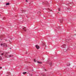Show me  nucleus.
Masks as SVG:
<instances>
[{"label":"nucleus","mask_w":76,"mask_h":76,"mask_svg":"<svg viewBox=\"0 0 76 76\" xmlns=\"http://www.w3.org/2000/svg\"><path fill=\"white\" fill-rule=\"evenodd\" d=\"M8 53H7L6 52L5 53V56L6 58H8L9 57H11V56L7 54Z\"/></svg>","instance_id":"1"},{"label":"nucleus","mask_w":76,"mask_h":76,"mask_svg":"<svg viewBox=\"0 0 76 76\" xmlns=\"http://www.w3.org/2000/svg\"><path fill=\"white\" fill-rule=\"evenodd\" d=\"M43 3H44L46 4V6H49V3L47 1H45V2H43Z\"/></svg>","instance_id":"2"},{"label":"nucleus","mask_w":76,"mask_h":76,"mask_svg":"<svg viewBox=\"0 0 76 76\" xmlns=\"http://www.w3.org/2000/svg\"><path fill=\"white\" fill-rule=\"evenodd\" d=\"M1 46L3 45V47H7V45H6V43L1 44Z\"/></svg>","instance_id":"3"},{"label":"nucleus","mask_w":76,"mask_h":76,"mask_svg":"<svg viewBox=\"0 0 76 76\" xmlns=\"http://www.w3.org/2000/svg\"><path fill=\"white\" fill-rule=\"evenodd\" d=\"M48 62L49 65H50V66H51V65H52V63L51 62V61H48Z\"/></svg>","instance_id":"4"},{"label":"nucleus","mask_w":76,"mask_h":76,"mask_svg":"<svg viewBox=\"0 0 76 76\" xmlns=\"http://www.w3.org/2000/svg\"><path fill=\"white\" fill-rule=\"evenodd\" d=\"M66 44H64L61 46V47L62 48H66Z\"/></svg>","instance_id":"5"},{"label":"nucleus","mask_w":76,"mask_h":76,"mask_svg":"<svg viewBox=\"0 0 76 76\" xmlns=\"http://www.w3.org/2000/svg\"><path fill=\"white\" fill-rule=\"evenodd\" d=\"M22 28L23 29L22 30V31L23 30L24 31H26V27H24L23 28Z\"/></svg>","instance_id":"6"},{"label":"nucleus","mask_w":76,"mask_h":76,"mask_svg":"<svg viewBox=\"0 0 76 76\" xmlns=\"http://www.w3.org/2000/svg\"><path fill=\"white\" fill-rule=\"evenodd\" d=\"M35 47L37 49H39V46L38 45H35Z\"/></svg>","instance_id":"7"},{"label":"nucleus","mask_w":76,"mask_h":76,"mask_svg":"<svg viewBox=\"0 0 76 76\" xmlns=\"http://www.w3.org/2000/svg\"><path fill=\"white\" fill-rule=\"evenodd\" d=\"M4 54V53H3L2 52H0V54L1 55V56H3Z\"/></svg>","instance_id":"8"},{"label":"nucleus","mask_w":76,"mask_h":76,"mask_svg":"<svg viewBox=\"0 0 76 76\" xmlns=\"http://www.w3.org/2000/svg\"><path fill=\"white\" fill-rule=\"evenodd\" d=\"M26 12V11L25 10H21V13H24V12Z\"/></svg>","instance_id":"9"},{"label":"nucleus","mask_w":76,"mask_h":76,"mask_svg":"<svg viewBox=\"0 0 76 76\" xmlns=\"http://www.w3.org/2000/svg\"><path fill=\"white\" fill-rule=\"evenodd\" d=\"M10 4V3H8L6 4V6H9Z\"/></svg>","instance_id":"10"},{"label":"nucleus","mask_w":76,"mask_h":76,"mask_svg":"<svg viewBox=\"0 0 76 76\" xmlns=\"http://www.w3.org/2000/svg\"><path fill=\"white\" fill-rule=\"evenodd\" d=\"M60 22L61 23H62V22H63V19H60Z\"/></svg>","instance_id":"11"},{"label":"nucleus","mask_w":76,"mask_h":76,"mask_svg":"<svg viewBox=\"0 0 76 76\" xmlns=\"http://www.w3.org/2000/svg\"><path fill=\"white\" fill-rule=\"evenodd\" d=\"M45 74H42L41 75V76H45Z\"/></svg>","instance_id":"12"},{"label":"nucleus","mask_w":76,"mask_h":76,"mask_svg":"<svg viewBox=\"0 0 76 76\" xmlns=\"http://www.w3.org/2000/svg\"><path fill=\"white\" fill-rule=\"evenodd\" d=\"M37 63H39V64H42V62H39L38 61L37 62Z\"/></svg>","instance_id":"13"},{"label":"nucleus","mask_w":76,"mask_h":76,"mask_svg":"<svg viewBox=\"0 0 76 76\" xmlns=\"http://www.w3.org/2000/svg\"><path fill=\"white\" fill-rule=\"evenodd\" d=\"M27 72H23V75H25V74H26V73Z\"/></svg>","instance_id":"14"},{"label":"nucleus","mask_w":76,"mask_h":76,"mask_svg":"<svg viewBox=\"0 0 76 76\" xmlns=\"http://www.w3.org/2000/svg\"><path fill=\"white\" fill-rule=\"evenodd\" d=\"M69 40H70V39H66V42H68V41H69Z\"/></svg>","instance_id":"15"},{"label":"nucleus","mask_w":76,"mask_h":76,"mask_svg":"<svg viewBox=\"0 0 76 76\" xmlns=\"http://www.w3.org/2000/svg\"><path fill=\"white\" fill-rule=\"evenodd\" d=\"M2 60V58L1 56H0V60Z\"/></svg>","instance_id":"16"},{"label":"nucleus","mask_w":76,"mask_h":76,"mask_svg":"<svg viewBox=\"0 0 76 76\" xmlns=\"http://www.w3.org/2000/svg\"><path fill=\"white\" fill-rule=\"evenodd\" d=\"M67 65L68 66H69L70 65V64H67Z\"/></svg>","instance_id":"17"},{"label":"nucleus","mask_w":76,"mask_h":76,"mask_svg":"<svg viewBox=\"0 0 76 76\" xmlns=\"http://www.w3.org/2000/svg\"><path fill=\"white\" fill-rule=\"evenodd\" d=\"M5 19H6V17H4L3 18V20H4Z\"/></svg>","instance_id":"18"},{"label":"nucleus","mask_w":76,"mask_h":76,"mask_svg":"<svg viewBox=\"0 0 76 76\" xmlns=\"http://www.w3.org/2000/svg\"><path fill=\"white\" fill-rule=\"evenodd\" d=\"M58 11H60V8H59L58 9Z\"/></svg>","instance_id":"19"},{"label":"nucleus","mask_w":76,"mask_h":76,"mask_svg":"<svg viewBox=\"0 0 76 76\" xmlns=\"http://www.w3.org/2000/svg\"><path fill=\"white\" fill-rule=\"evenodd\" d=\"M34 62H36V60H35V59H34Z\"/></svg>","instance_id":"20"},{"label":"nucleus","mask_w":76,"mask_h":76,"mask_svg":"<svg viewBox=\"0 0 76 76\" xmlns=\"http://www.w3.org/2000/svg\"><path fill=\"white\" fill-rule=\"evenodd\" d=\"M58 29H60V27L58 26Z\"/></svg>","instance_id":"21"},{"label":"nucleus","mask_w":76,"mask_h":76,"mask_svg":"<svg viewBox=\"0 0 76 76\" xmlns=\"http://www.w3.org/2000/svg\"><path fill=\"white\" fill-rule=\"evenodd\" d=\"M2 69V67H0V69Z\"/></svg>","instance_id":"22"},{"label":"nucleus","mask_w":76,"mask_h":76,"mask_svg":"<svg viewBox=\"0 0 76 76\" xmlns=\"http://www.w3.org/2000/svg\"><path fill=\"white\" fill-rule=\"evenodd\" d=\"M44 70H45V71H47V70H46V69H45Z\"/></svg>","instance_id":"23"},{"label":"nucleus","mask_w":76,"mask_h":76,"mask_svg":"<svg viewBox=\"0 0 76 76\" xmlns=\"http://www.w3.org/2000/svg\"><path fill=\"white\" fill-rule=\"evenodd\" d=\"M26 2H27V1H27V0H26Z\"/></svg>","instance_id":"24"},{"label":"nucleus","mask_w":76,"mask_h":76,"mask_svg":"<svg viewBox=\"0 0 76 76\" xmlns=\"http://www.w3.org/2000/svg\"><path fill=\"white\" fill-rule=\"evenodd\" d=\"M9 75H10V72H9Z\"/></svg>","instance_id":"25"},{"label":"nucleus","mask_w":76,"mask_h":76,"mask_svg":"<svg viewBox=\"0 0 76 76\" xmlns=\"http://www.w3.org/2000/svg\"><path fill=\"white\" fill-rule=\"evenodd\" d=\"M64 51H66V50H65Z\"/></svg>","instance_id":"26"},{"label":"nucleus","mask_w":76,"mask_h":76,"mask_svg":"<svg viewBox=\"0 0 76 76\" xmlns=\"http://www.w3.org/2000/svg\"><path fill=\"white\" fill-rule=\"evenodd\" d=\"M67 9H68V10H69V9H68V8H67L66 9V10H67Z\"/></svg>","instance_id":"27"},{"label":"nucleus","mask_w":76,"mask_h":76,"mask_svg":"<svg viewBox=\"0 0 76 76\" xmlns=\"http://www.w3.org/2000/svg\"><path fill=\"white\" fill-rule=\"evenodd\" d=\"M38 12H39V13H41V12H40V11H39Z\"/></svg>","instance_id":"28"},{"label":"nucleus","mask_w":76,"mask_h":76,"mask_svg":"<svg viewBox=\"0 0 76 76\" xmlns=\"http://www.w3.org/2000/svg\"><path fill=\"white\" fill-rule=\"evenodd\" d=\"M26 54H28V53H27V52H26Z\"/></svg>","instance_id":"29"},{"label":"nucleus","mask_w":76,"mask_h":76,"mask_svg":"<svg viewBox=\"0 0 76 76\" xmlns=\"http://www.w3.org/2000/svg\"><path fill=\"white\" fill-rule=\"evenodd\" d=\"M48 10H50L49 9H48Z\"/></svg>","instance_id":"30"},{"label":"nucleus","mask_w":76,"mask_h":76,"mask_svg":"<svg viewBox=\"0 0 76 76\" xmlns=\"http://www.w3.org/2000/svg\"><path fill=\"white\" fill-rule=\"evenodd\" d=\"M75 31H76V29H75Z\"/></svg>","instance_id":"31"},{"label":"nucleus","mask_w":76,"mask_h":76,"mask_svg":"<svg viewBox=\"0 0 76 76\" xmlns=\"http://www.w3.org/2000/svg\"><path fill=\"white\" fill-rule=\"evenodd\" d=\"M75 35H76V34H75Z\"/></svg>","instance_id":"32"},{"label":"nucleus","mask_w":76,"mask_h":76,"mask_svg":"<svg viewBox=\"0 0 76 76\" xmlns=\"http://www.w3.org/2000/svg\"><path fill=\"white\" fill-rule=\"evenodd\" d=\"M10 49H12V48H10Z\"/></svg>","instance_id":"33"},{"label":"nucleus","mask_w":76,"mask_h":76,"mask_svg":"<svg viewBox=\"0 0 76 76\" xmlns=\"http://www.w3.org/2000/svg\"><path fill=\"white\" fill-rule=\"evenodd\" d=\"M0 16H1V15L0 14Z\"/></svg>","instance_id":"34"},{"label":"nucleus","mask_w":76,"mask_h":76,"mask_svg":"<svg viewBox=\"0 0 76 76\" xmlns=\"http://www.w3.org/2000/svg\"><path fill=\"white\" fill-rule=\"evenodd\" d=\"M43 44H44V43H43Z\"/></svg>","instance_id":"35"},{"label":"nucleus","mask_w":76,"mask_h":76,"mask_svg":"<svg viewBox=\"0 0 76 76\" xmlns=\"http://www.w3.org/2000/svg\"><path fill=\"white\" fill-rule=\"evenodd\" d=\"M7 76H9V75H7Z\"/></svg>","instance_id":"36"}]
</instances>
